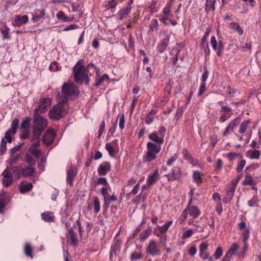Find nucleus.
Wrapping results in <instances>:
<instances>
[{
  "label": "nucleus",
  "instance_id": "8fccbe9b",
  "mask_svg": "<svg viewBox=\"0 0 261 261\" xmlns=\"http://www.w3.org/2000/svg\"><path fill=\"white\" fill-rule=\"evenodd\" d=\"M12 171L14 173L15 179L18 180L20 177V168L18 166H13L12 165Z\"/></svg>",
  "mask_w": 261,
  "mask_h": 261
},
{
  "label": "nucleus",
  "instance_id": "c9c22d12",
  "mask_svg": "<svg viewBox=\"0 0 261 261\" xmlns=\"http://www.w3.org/2000/svg\"><path fill=\"white\" fill-rule=\"evenodd\" d=\"M156 114V111L153 109L147 114L145 118V122L147 124L150 125L154 120V116Z\"/></svg>",
  "mask_w": 261,
  "mask_h": 261
},
{
  "label": "nucleus",
  "instance_id": "393cba45",
  "mask_svg": "<svg viewBox=\"0 0 261 261\" xmlns=\"http://www.w3.org/2000/svg\"><path fill=\"white\" fill-rule=\"evenodd\" d=\"M118 2L116 0H108L105 2L102 7L106 9V11L111 10L112 12H114Z\"/></svg>",
  "mask_w": 261,
  "mask_h": 261
},
{
  "label": "nucleus",
  "instance_id": "f3484780",
  "mask_svg": "<svg viewBox=\"0 0 261 261\" xmlns=\"http://www.w3.org/2000/svg\"><path fill=\"white\" fill-rule=\"evenodd\" d=\"M111 171V165L108 162H104L100 164L97 169L99 176H105Z\"/></svg>",
  "mask_w": 261,
  "mask_h": 261
},
{
  "label": "nucleus",
  "instance_id": "4468645a",
  "mask_svg": "<svg viewBox=\"0 0 261 261\" xmlns=\"http://www.w3.org/2000/svg\"><path fill=\"white\" fill-rule=\"evenodd\" d=\"M56 134L53 129L47 131L42 137L43 142L47 145H49L54 141Z\"/></svg>",
  "mask_w": 261,
  "mask_h": 261
},
{
  "label": "nucleus",
  "instance_id": "69168bd1",
  "mask_svg": "<svg viewBox=\"0 0 261 261\" xmlns=\"http://www.w3.org/2000/svg\"><path fill=\"white\" fill-rule=\"evenodd\" d=\"M106 123L105 120H102L101 122V124L99 126V129H98V134L97 136L98 138H100L102 133L105 131Z\"/></svg>",
  "mask_w": 261,
  "mask_h": 261
},
{
  "label": "nucleus",
  "instance_id": "49530a36",
  "mask_svg": "<svg viewBox=\"0 0 261 261\" xmlns=\"http://www.w3.org/2000/svg\"><path fill=\"white\" fill-rule=\"evenodd\" d=\"M1 181L3 186L5 188H8L13 183L14 178L10 177L6 178L3 177V178L1 179Z\"/></svg>",
  "mask_w": 261,
  "mask_h": 261
},
{
  "label": "nucleus",
  "instance_id": "f704fd0d",
  "mask_svg": "<svg viewBox=\"0 0 261 261\" xmlns=\"http://www.w3.org/2000/svg\"><path fill=\"white\" fill-rule=\"evenodd\" d=\"M250 123V119L245 120L243 121L240 125V128L239 130V133L241 134H244L246 132L247 128H248V126Z\"/></svg>",
  "mask_w": 261,
  "mask_h": 261
},
{
  "label": "nucleus",
  "instance_id": "e2e57ef3",
  "mask_svg": "<svg viewBox=\"0 0 261 261\" xmlns=\"http://www.w3.org/2000/svg\"><path fill=\"white\" fill-rule=\"evenodd\" d=\"M242 231V236L243 238V242H247L250 237V229L247 228Z\"/></svg>",
  "mask_w": 261,
  "mask_h": 261
},
{
  "label": "nucleus",
  "instance_id": "2f4dec72",
  "mask_svg": "<svg viewBox=\"0 0 261 261\" xmlns=\"http://www.w3.org/2000/svg\"><path fill=\"white\" fill-rule=\"evenodd\" d=\"M91 202L94 209V212L95 214H97L100 210V203L98 198L96 196L94 197L93 200Z\"/></svg>",
  "mask_w": 261,
  "mask_h": 261
},
{
  "label": "nucleus",
  "instance_id": "f8f14e48",
  "mask_svg": "<svg viewBox=\"0 0 261 261\" xmlns=\"http://www.w3.org/2000/svg\"><path fill=\"white\" fill-rule=\"evenodd\" d=\"M169 181L178 180L181 177V171L179 167H175L171 170V172L165 175Z\"/></svg>",
  "mask_w": 261,
  "mask_h": 261
},
{
  "label": "nucleus",
  "instance_id": "9b49d317",
  "mask_svg": "<svg viewBox=\"0 0 261 261\" xmlns=\"http://www.w3.org/2000/svg\"><path fill=\"white\" fill-rule=\"evenodd\" d=\"M67 243L72 246H76L79 241L77 235L73 228H70L69 231L66 233Z\"/></svg>",
  "mask_w": 261,
  "mask_h": 261
},
{
  "label": "nucleus",
  "instance_id": "bf43d9fd",
  "mask_svg": "<svg viewBox=\"0 0 261 261\" xmlns=\"http://www.w3.org/2000/svg\"><path fill=\"white\" fill-rule=\"evenodd\" d=\"M100 192L104 197L106 204L107 200H108L109 196H110L108 191V187H103L100 190Z\"/></svg>",
  "mask_w": 261,
  "mask_h": 261
},
{
  "label": "nucleus",
  "instance_id": "3c124183",
  "mask_svg": "<svg viewBox=\"0 0 261 261\" xmlns=\"http://www.w3.org/2000/svg\"><path fill=\"white\" fill-rule=\"evenodd\" d=\"M106 149L108 151L109 155L112 157H114L116 154L115 150L112 144L107 143L105 147Z\"/></svg>",
  "mask_w": 261,
  "mask_h": 261
},
{
  "label": "nucleus",
  "instance_id": "c85d7f7f",
  "mask_svg": "<svg viewBox=\"0 0 261 261\" xmlns=\"http://www.w3.org/2000/svg\"><path fill=\"white\" fill-rule=\"evenodd\" d=\"M76 172L75 171L74 169L71 167L67 171L66 176V181L71 186L73 185V180L76 176Z\"/></svg>",
  "mask_w": 261,
  "mask_h": 261
},
{
  "label": "nucleus",
  "instance_id": "5701e85b",
  "mask_svg": "<svg viewBox=\"0 0 261 261\" xmlns=\"http://www.w3.org/2000/svg\"><path fill=\"white\" fill-rule=\"evenodd\" d=\"M170 37L168 35L163 39L158 44V50L159 53H163L167 48L169 42Z\"/></svg>",
  "mask_w": 261,
  "mask_h": 261
},
{
  "label": "nucleus",
  "instance_id": "13d9d810",
  "mask_svg": "<svg viewBox=\"0 0 261 261\" xmlns=\"http://www.w3.org/2000/svg\"><path fill=\"white\" fill-rule=\"evenodd\" d=\"M236 190V186H229L226 191V196L229 198H233Z\"/></svg>",
  "mask_w": 261,
  "mask_h": 261
},
{
  "label": "nucleus",
  "instance_id": "37998d69",
  "mask_svg": "<svg viewBox=\"0 0 261 261\" xmlns=\"http://www.w3.org/2000/svg\"><path fill=\"white\" fill-rule=\"evenodd\" d=\"M152 232V229L151 228H149L142 231L140 234V240L141 241H145Z\"/></svg>",
  "mask_w": 261,
  "mask_h": 261
},
{
  "label": "nucleus",
  "instance_id": "2eb2a0df",
  "mask_svg": "<svg viewBox=\"0 0 261 261\" xmlns=\"http://www.w3.org/2000/svg\"><path fill=\"white\" fill-rule=\"evenodd\" d=\"M239 122L240 118L239 117H237L232 120L226 126V128L223 132V136H227L228 135L232 132L234 127L238 126V125L239 124Z\"/></svg>",
  "mask_w": 261,
  "mask_h": 261
},
{
  "label": "nucleus",
  "instance_id": "58836bf2",
  "mask_svg": "<svg viewBox=\"0 0 261 261\" xmlns=\"http://www.w3.org/2000/svg\"><path fill=\"white\" fill-rule=\"evenodd\" d=\"M56 17L57 19L62 20L63 22H69L71 21V19L67 15L65 14V13L62 11H59L56 15Z\"/></svg>",
  "mask_w": 261,
  "mask_h": 261
},
{
  "label": "nucleus",
  "instance_id": "4c0bfd02",
  "mask_svg": "<svg viewBox=\"0 0 261 261\" xmlns=\"http://www.w3.org/2000/svg\"><path fill=\"white\" fill-rule=\"evenodd\" d=\"M172 223H173V221L171 220V221H168L167 223H165L164 225H163L161 226H158V228L160 229L161 233L162 234H166L169 228L172 224Z\"/></svg>",
  "mask_w": 261,
  "mask_h": 261
},
{
  "label": "nucleus",
  "instance_id": "09e8293b",
  "mask_svg": "<svg viewBox=\"0 0 261 261\" xmlns=\"http://www.w3.org/2000/svg\"><path fill=\"white\" fill-rule=\"evenodd\" d=\"M143 257V255L141 252H134L132 253L131 256L130 257V261H135L137 260H140L142 259Z\"/></svg>",
  "mask_w": 261,
  "mask_h": 261
},
{
  "label": "nucleus",
  "instance_id": "a18cd8bd",
  "mask_svg": "<svg viewBox=\"0 0 261 261\" xmlns=\"http://www.w3.org/2000/svg\"><path fill=\"white\" fill-rule=\"evenodd\" d=\"M0 32L3 35L4 39H9L10 38V29L7 26H5L4 29L0 28Z\"/></svg>",
  "mask_w": 261,
  "mask_h": 261
},
{
  "label": "nucleus",
  "instance_id": "bb28decb",
  "mask_svg": "<svg viewBox=\"0 0 261 261\" xmlns=\"http://www.w3.org/2000/svg\"><path fill=\"white\" fill-rule=\"evenodd\" d=\"M186 208L189 215L192 216L193 219L198 218L201 214L200 209L196 206H187Z\"/></svg>",
  "mask_w": 261,
  "mask_h": 261
},
{
  "label": "nucleus",
  "instance_id": "79ce46f5",
  "mask_svg": "<svg viewBox=\"0 0 261 261\" xmlns=\"http://www.w3.org/2000/svg\"><path fill=\"white\" fill-rule=\"evenodd\" d=\"M130 10L131 7L129 6H127L126 8L120 10L119 12L120 18L123 19L124 18L126 17L130 12Z\"/></svg>",
  "mask_w": 261,
  "mask_h": 261
},
{
  "label": "nucleus",
  "instance_id": "338daca9",
  "mask_svg": "<svg viewBox=\"0 0 261 261\" xmlns=\"http://www.w3.org/2000/svg\"><path fill=\"white\" fill-rule=\"evenodd\" d=\"M239 245L237 243H233L229 249L228 250V251L231 253L232 255L234 254L237 253L238 249H239Z\"/></svg>",
  "mask_w": 261,
  "mask_h": 261
},
{
  "label": "nucleus",
  "instance_id": "4be33fe9",
  "mask_svg": "<svg viewBox=\"0 0 261 261\" xmlns=\"http://www.w3.org/2000/svg\"><path fill=\"white\" fill-rule=\"evenodd\" d=\"M10 200L9 196L5 192L0 193V213H3V210Z\"/></svg>",
  "mask_w": 261,
  "mask_h": 261
},
{
  "label": "nucleus",
  "instance_id": "6e6552de",
  "mask_svg": "<svg viewBox=\"0 0 261 261\" xmlns=\"http://www.w3.org/2000/svg\"><path fill=\"white\" fill-rule=\"evenodd\" d=\"M211 44L214 50L216 51V54L218 57H221L223 54L224 46L221 40L217 41L216 37L212 36L211 39Z\"/></svg>",
  "mask_w": 261,
  "mask_h": 261
},
{
  "label": "nucleus",
  "instance_id": "39448f33",
  "mask_svg": "<svg viewBox=\"0 0 261 261\" xmlns=\"http://www.w3.org/2000/svg\"><path fill=\"white\" fill-rule=\"evenodd\" d=\"M65 114V110L63 105L59 103L53 107L49 112V116L50 118L56 120H60Z\"/></svg>",
  "mask_w": 261,
  "mask_h": 261
},
{
  "label": "nucleus",
  "instance_id": "680f3d73",
  "mask_svg": "<svg viewBox=\"0 0 261 261\" xmlns=\"http://www.w3.org/2000/svg\"><path fill=\"white\" fill-rule=\"evenodd\" d=\"M157 4V1L152 0L151 4L148 7V10L151 12L153 13L157 11L156 5Z\"/></svg>",
  "mask_w": 261,
  "mask_h": 261
},
{
  "label": "nucleus",
  "instance_id": "0eeeda50",
  "mask_svg": "<svg viewBox=\"0 0 261 261\" xmlns=\"http://www.w3.org/2000/svg\"><path fill=\"white\" fill-rule=\"evenodd\" d=\"M51 104V100L49 98H45L40 100V104L35 109L34 113L41 114L47 111Z\"/></svg>",
  "mask_w": 261,
  "mask_h": 261
},
{
  "label": "nucleus",
  "instance_id": "412c9836",
  "mask_svg": "<svg viewBox=\"0 0 261 261\" xmlns=\"http://www.w3.org/2000/svg\"><path fill=\"white\" fill-rule=\"evenodd\" d=\"M39 157H36L34 154L27 152L24 155V162L28 165V166L34 167L35 166L36 162V159Z\"/></svg>",
  "mask_w": 261,
  "mask_h": 261
},
{
  "label": "nucleus",
  "instance_id": "7ed1b4c3",
  "mask_svg": "<svg viewBox=\"0 0 261 261\" xmlns=\"http://www.w3.org/2000/svg\"><path fill=\"white\" fill-rule=\"evenodd\" d=\"M34 125L33 126V135L36 138H40L43 132L47 126V120L40 114H34Z\"/></svg>",
  "mask_w": 261,
  "mask_h": 261
},
{
  "label": "nucleus",
  "instance_id": "a19ab883",
  "mask_svg": "<svg viewBox=\"0 0 261 261\" xmlns=\"http://www.w3.org/2000/svg\"><path fill=\"white\" fill-rule=\"evenodd\" d=\"M18 123L19 120L17 118H14L12 122L11 128L8 130L12 133V134H15L18 128Z\"/></svg>",
  "mask_w": 261,
  "mask_h": 261
},
{
  "label": "nucleus",
  "instance_id": "aec40b11",
  "mask_svg": "<svg viewBox=\"0 0 261 261\" xmlns=\"http://www.w3.org/2000/svg\"><path fill=\"white\" fill-rule=\"evenodd\" d=\"M208 244L205 242H202L199 246V256L203 259L208 258L210 253L207 251Z\"/></svg>",
  "mask_w": 261,
  "mask_h": 261
},
{
  "label": "nucleus",
  "instance_id": "423d86ee",
  "mask_svg": "<svg viewBox=\"0 0 261 261\" xmlns=\"http://www.w3.org/2000/svg\"><path fill=\"white\" fill-rule=\"evenodd\" d=\"M40 138H36L33 135L31 139V143L29 148L28 151L30 153L34 154L36 157H40L41 151L38 148L40 146Z\"/></svg>",
  "mask_w": 261,
  "mask_h": 261
},
{
  "label": "nucleus",
  "instance_id": "e433bc0d",
  "mask_svg": "<svg viewBox=\"0 0 261 261\" xmlns=\"http://www.w3.org/2000/svg\"><path fill=\"white\" fill-rule=\"evenodd\" d=\"M11 168L12 166L9 165L7 166L6 169L2 173V177L6 178H13V175L14 174L12 171Z\"/></svg>",
  "mask_w": 261,
  "mask_h": 261
},
{
  "label": "nucleus",
  "instance_id": "1a4fd4ad",
  "mask_svg": "<svg viewBox=\"0 0 261 261\" xmlns=\"http://www.w3.org/2000/svg\"><path fill=\"white\" fill-rule=\"evenodd\" d=\"M146 252L151 256H159L161 255V250L158 246L157 243L154 240L149 241L146 247Z\"/></svg>",
  "mask_w": 261,
  "mask_h": 261
},
{
  "label": "nucleus",
  "instance_id": "4d7b16f0",
  "mask_svg": "<svg viewBox=\"0 0 261 261\" xmlns=\"http://www.w3.org/2000/svg\"><path fill=\"white\" fill-rule=\"evenodd\" d=\"M118 118H119V127L121 130H122L124 127L125 119L124 114H119L118 116Z\"/></svg>",
  "mask_w": 261,
  "mask_h": 261
},
{
  "label": "nucleus",
  "instance_id": "774afa93",
  "mask_svg": "<svg viewBox=\"0 0 261 261\" xmlns=\"http://www.w3.org/2000/svg\"><path fill=\"white\" fill-rule=\"evenodd\" d=\"M222 248L220 247H219L216 249V250L214 254V256L215 257L216 259H218L222 255Z\"/></svg>",
  "mask_w": 261,
  "mask_h": 261
},
{
  "label": "nucleus",
  "instance_id": "603ef678",
  "mask_svg": "<svg viewBox=\"0 0 261 261\" xmlns=\"http://www.w3.org/2000/svg\"><path fill=\"white\" fill-rule=\"evenodd\" d=\"M258 198L256 195H254L252 198L248 201V205L250 207L258 206Z\"/></svg>",
  "mask_w": 261,
  "mask_h": 261
},
{
  "label": "nucleus",
  "instance_id": "a878e982",
  "mask_svg": "<svg viewBox=\"0 0 261 261\" xmlns=\"http://www.w3.org/2000/svg\"><path fill=\"white\" fill-rule=\"evenodd\" d=\"M41 217L45 222L50 223L55 221L54 214L52 212L45 211L41 214Z\"/></svg>",
  "mask_w": 261,
  "mask_h": 261
},
{
  "label": "nucleus",
  "instance_id": "c03bdc74",
  "mask_svg": "<svg viewBox=\"0 0 261 261\" xmlns=\"http://www.w3.org/2000/svg\"><path fill=\"white\" fill-rule=\"evenodd\" d=\"M33 248L30 245V244L27 243L25 244L24 247V254L27 256L30 257L31 258H33Z\"/></svg>",
  "mask_w": 261,
  "mask_h": 261
},
{
  "label": "nucleus",
  "instance_id": "a211bd4d",
  "mask_svg": "<svg viewBox=\"0 0 261 261\" xmlns=\"http://www.w3.org/2000/svg\"><path fill=\"white\" fill-rule=\"evenodd\" d=\"M28 21V17L27 15H15L12 19V23L17 27H20L23 24L27 23Z\"/></svg>",
  "mask_w": 261,
  "mask_h": 261
},
{
  "label": "nucleus",
  "instance_id": "473e14b6",
  "mask_svg": "<svg viewBox=\"0 0 261 261\" xmlns=\"http://www.w3.org/2000/svg\"><path fill=\"white\" fill-rule=\"evenodd\" d=\"M19 154H10L9 159L7 160L9 166H12V165L17 164L19 162Z\"/></svg>",
  "mask_w": 261,
  "mask_h": 261
},
{
  "label": "nucleus",
  "instance_id": "de8ad7c7",
  "mask_svg": "<svg viewBox=\"0 0 261 261\" xmlns=\"http://www.w3.org/2000/svg\"><path fill=\"white\" fill-rule=\"evenodd\" d=\"M158 30V21L156 19H152L150 22V26L149 29L150 32H153L157 31Z\"/></svg>",
  "mask_w": 261,
  "mask_h": 261
},
{
  "label": "nucleus",
  "instance_id": "f03ea898",
  "mask_svg": "<svg viewBox=\"0 0 261 261\" xmlns=\"http://www.w3.org/2000/svg\"><path fill=\"white\" fill-rule=\"evenodd\" d=\"M88 69L84 66L83 60H80L73 68V73L74 81L78 84L82 85L84 83L89 85L90 79L88 75Z\"/></svg>",
  "mask_w": 261,
  "mask_h": 261
},
{
  "label": "nucleus",
  "instance_id": "b1692460",
  "mask_svg": "<svg viewBox=\"0 0 261 261\" xmlns=\"http://www.w3.org/2000/svg\"><path fill=\"white\" fill-rule=\"evenodd\" d=\"M110 80L109 76L107 74H104L102 76H95V84L94 86L98 88L100 86L102 85L105 82H108Z\"/></svg>",
  "mask_w": 261,
  "mask_h": 261
},
{
  "label": "nucleus",
  "instance_id": "7c9ffc66",
  "mask_svg": "<svg viewBox=\"0 0 261 261\" xmlns=\"http://www.w3.org/2000/svg\"><path fill=\"white\" fill-rule=\"evenodd\" d=\"M216 4L215 0H206L205 5V11L207 13L214 11L216 9Z\"/></svg>",
  "mask_w": 261,
  "mask_h": 261
},
{
  "label": "nucleus",
  "instance_id": "72a5a7b5",
  "mask_svg": "<svg viewBox=\"0 0 261 261\" xmlns=\"http://www.w3.org/2000/svg\"><path fill=\"white\" fill-rule=\"evenodd\" d=\"M19 188L20 193H24L30 191L33 188V185L31 182H26L20 185Z\"/></svg>",
  "mask_w": 261,
  "mask_h": 261
},
{
  "label": "nucleus",
  "instance_id": "20e7f679",
  "mask_svg": "<svg viewBox=\"0 0 261 261\" xmlns=\"http://www.w3.org/2000/svg\"><path fill=\"white\" fill-rule=\"evenodd\" d=\"M62 92L65 99L72 96L76 97L79 94L77 87L71 83H64L62 86Z\"/></svg>",
  "mask_w": 261,
  "mask_h": 261
},
{
  "label": "nucleus",
  "instance_id": "864d4df0",
  "mask_svg": "<svg viewBox=\"0 0 261 261\" xmlns=\"http://www.w3.org/2000/svg\"><path fill=\"white\" fill-rule=\"evenodd\" d=\"M30 121L31 119L29 117H27L25 119L23 120L21 123L20 128L24 130H29Z\"/></svg>",
  "mask_w": 261,
  "mask_h": 261
},
{
  "label": "nucleus",
  "instance_id": "052dcab7",
  "mask_svg": "<svg viewBox=\"0 0 261 261\" xmlns=\"http://www.w3.org/2000/svg\"><path fill=\"white\" fill-rule=\"evenodd\" d=\"M210 31H211V29H210L208 28H207L206 31H205V33L202 38V41H201V46H204L205 44H206V43H208L207 42V39L208 36H209Z\"/></svg>",
  "mask_w": 261,
  "mask_h": 261
},
{
  "label": "nucleus",
  "instance_id": "6ab92c4d",
  "mask_svg": "<svg viewBox=\"0 0 261 261\" xmlns=\"http://www.w3.org/2000/svg\"><path fill=\"white\" fill-rule=\"evenodd\" d=\"M159 179V173L158 169H155L154 172L150 174L146 181V185L148 187L154 185Z\"/></svg>",
  "mask_w": 261,
  "mask_h": 261
},
{
  "label": "nucleus",
  "instance_id": "dca6fc26",
  "mask_svg": "<svg viewBox=\"0 0 261 261\" xmlns=\"http://www.w3.org/2000/svg\"><path fill=\"white\" fill-rule=\"evenodd\" d=\"M20 176L24 178H29L35 174L36 170L34 167L28 166L20 168Z\"/></svg>",
  "mask_w": 261,
  "mask_h": 261
},
{
  "label": "nucleus",
  "instance_id": "ddd939ff",
  "mask_svg": "<svg viewBox=\"0 0 261 261\" xmlns=\"http://www.w3.org/2000/svg\"><path fill=\"white\" fill-rule=\"evenodd\" d=\"M32 21L35 22H37L38 21H41L44 19V16L45 15V10L44 9H35L33 12L32 13Z\"/></svg>",
  "mask_w": 261,
  "mask_h": 261
},
{
  "label": "nucleus",
  "instance_id": "0e129e2a",
  "mask_svg": "<svg viewBox=\"0 0 261 261\" xmlns=\"http://www.w3.org/2000/svg\"><path fill=\"white\" fill-rule=\"evenodd\" d=\"M7 150L6 141L4 139H2L0 147V155L4 154Z\"/></svg>",
  "mask_w": 261,
  "mask_h": 261
},
{
  "label": "nucleus",
  "instance_id": "5fc2aeb1",
  "mask_svg": "<svg viewBox=\"0 0 261 261\" xmlns=\"http://www.w3.org/2000/svg\"><path fill=\"white\" fill-rule=\"evenodd\" d=\"M253 177L250 175H247L243 181V185L244 186H251L253 184Z\"/></svg>",
  "mask_w": 261,
  "mask_h": 261
},
{
  "label": "nucleus",
  "instance_id": "9d476101",
  "mask_svg": "<svg viewBox=\"0 0 261 261\" xmlns=\"http://www.w3.org/2000/svg\"><path fill=\"white\" fill-rule=\"evenodd\" d=\"M232 110L228 106H222L220 111L221 116L219 118V121L223 123L228 119L232 114Z\"/></svg>",
  "mask_w": 261,
  "mask_h": 261
},
{
  "label": "nucleus",
  "instance_id": "cd10ccee",
  "mask_svg": "<svg viewBox=\"0 0 261 261\" xmlns=\"http://www.w3.org/2000/svg\"><path fill=\"white\" fill-rule=\"evenodd\" d=\"M183 158L185 160H187L188 162L193 166H196L198 164V162L194 160V159L190 155L188 150L184 148L182 151Z\"/></svg>",
  "mask_w": 261,
  "mask_h": 261
},
{
  "label": "nucleus",
  "instance_id": "6e6d98bb",
  "mask_svg": "<svg viewBox=\"0 0 261 261\" xmlns=\"http://www.w3.org/2000/svg\"><path fill=\"white\" fill-rule=\"evenodd\" d=\"M121 249V242L119 240H117L115 241L114 245L111 247L110 250L117 252L120 251Z\"/></svg>",
  "mask_w": 261,
  "mask_h": 261
},
{
  "label": "nucleus",
  "instance_id": "f257e3e1",
  "mask_svg": "<svg viewBox=\"0 0 261 261\" xmlns=\"http://www.w3.org/2000/svg\"><path fill=\"white\" fill-rule=\"evenodd\" d=\"M148 137L154 142L147 143V150L143 157L144 163L151 162L156 159L157 154L161 151V145L164 142V139L159 136L156 131L150 134Z\"/></svg>",
  "mask_w": 261,
  "mask_h": 261
},
{
  "label": "nucleus",
  "instance_id": "c756f323",
  "mask_svg": "<svg viewBox=\"0 0 261 261\" xmlns=\"http://www.w3.org/2000/svg\"><path fill=\"white\" fill-rule=\"evenodd\" d=\"M202 176L203 174L199 171H193L192 174L193 181L197 185H199L203 182Z\"/></svg>",
  "mask_w": 261,
  "mask_h": 261
},
{
  "label": "nucleus",
  "instance_id": "ea45409f",
  "mask_svg": "<svg viewBox=\"0 0 261 261\" xmlns=\"http://www.w3.org/2000/svg\"><path fill=\"white\" fill-rule=\"evenodd\" d=\"M230 27L232 29L236 30L239 35L241 36L243 35L244 31L238 23L231 22L230 23Z\"/></svg>",
  "mask_w": 261,
  "mask_h": 261
}]
</instances>
